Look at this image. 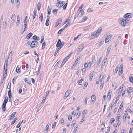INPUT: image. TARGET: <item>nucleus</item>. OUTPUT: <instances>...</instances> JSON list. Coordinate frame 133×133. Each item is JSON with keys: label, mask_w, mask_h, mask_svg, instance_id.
<instances>
[{"label": "nucleus", "mask_w": 133, "mask_h": 133, "mask_svg": "<svg viewBox=\"0 0 133 133\" xmlns=\"http://www.w3.org/2000/svg\"><path fill=\"white\" fill-rule=\"evenodd\" d=\"M125 20L123 18H121L119 19V22L120 24V25L123 27H125L126 25V23H124V21Z\"/></svg>", "instance_id": "obj_3"}, {"label": "nucleus", "mask_w": 133, "mask_h": 133, "mask_svg": "<svg viewBox=\"0 0 133 133\" xmlns=\"http://www.w3.org/2000/svg\"><path fill=\"white\" fill-rule=\"evenodd\" d=\"M61 49V48H57L56 50L55 51L54 54V56H55L56 55L58 52Z\"/></svg>", "instance_id": "obj_21"}, {"label": "nucleus", "mask_w": 133, "mask_h": 133, "mask_svg": "<svg viewBox=\"0 0 133 133\" xmlns=\"http://www.w3.org/2000/svg\"><path fill=\"white\" fill-rule=\"evenodd\" d=\"M12 52H11L9 55L8 58V60L9 59V60H11L12 58Z\"/></svg>", "instance_id": "obj_33"}, {"label": "nucleus", "mask_w": 133, "mask_h": 133, "mask_svg": "<svg viewBox=\"0 0 133 133\" xmlns=\"http://www.w3.org/2000/svg\"><path fill=\"white\" fill-rule=\"evenodd\" d=\"M10 22V27H11L14 24L15 22V19H11Z\"/></svg>", "instance_id": "obj_30"}, {"label": "nucleus", "mask_w": 133, "mask_h": 133, "mask_svg": "<svg viewBox=\"0 0 133 133\" xmlns=\"http://www.w3.org/2000/svg\"><path fill=\"white\" fill-rule=\"evenodd\" d=\"M72 53L71 52L70 53V54L68 55L64 59H63V62H64V61H65L66 62L69 59L71 56L72 54Z\"/></svg>", "instance_id": "obj_11"}, {"label": "nucleus", "mask_w": 133, "mask_h": 133, "mask_svg": "<svg viewBox=\"0 0 133 133\" xmlns=\"http://www.w3.org/2000/svg\"><path fill=\"white\" fill-rule=\"evenodd\" d=\"M64 62H63V61L62 62L60 66V68L62 67V66L66 62L65 61H64Z\"/></svg>", "instance_id": "obj_41"}, {"label": "nucleus", "mask_w": 133, "mask_h": 133, "mask_svg": "<svg viewBox=\"0 0 133 133\" xmlns=\"http://www.w3.org/2000/svg\"><path fill=\"white\" fill-rule=\"evenodd\" d=\"M100 81L102 82V80L104 78V75L103 74H101L100 76Z\"/></svg>", "instance_id": "obj_28"}, {"label": "nucleus", "mask_w": 133, "mask_h": 133, "mask_svg": "<svg viewBox=\"0 0 133 133\" xmlns=\"http://www.w3.org/2000/svg\"><path fill=\"white\" fill-rule=\"evenodd\" d=\"M39 19L40 20V21L41 22L42 21L43 19V14L42 13H41V15L40 16H39Z\"/></svg>", "instance_id": "obj_35"}, {"label": "nucleus", "mask_w": 133, "mask_h": 133, "mask_svg": "<svg viewBox=\"0 0 133 133\" xmlns=\"http://www.w3.org/2000/svg\"><path fill=\"white\" fill-rule=\"evenodd\" d=\"M105 66V65H104V64H102V66H101V70H103V69L104 68Z\"/></svg>", "instance_id": "obj_63"}, {"label": "nucleus", "mask_w": 133, "mask_h": 133, "mask_svg": "<svg viewBox=\"0 0 133 133\" xmlns=\"http://www.w3.org/2000/svg\"><path fill=\"white\" fill-rule=\"evenodd\" d=\"M84 6V5L83 4H82L81 6L79 8V9L78 10L77 12H79L80 13V12H81V9Z\"/></svg>", "instance_id": "obj_27"}, {"label": "nucleus", "mask_w": 133, "mask_h": 133, "mask_svg": "<svg viewBox=\"0 0 133 133\" xmlns=\"http://www.w3.org/2000/svg\"><path fill=\"white\" fill-rule=\"evenodd\" d=\"M17 119V118H15L14 120L11 122V124L12 125L15 122Z\"/></svg>", "instance_id": "obj_55"}, {"label": "nucleus", "mask_w": 133, "mask_h": 133, "mask_svg": "<svg viewBox=\"0 0 133 133\" xmlns=\"http://www.w3.org/2000/svg\"><path fill=\"white\" fill-rule=\"evenodd\" d=\"M112 91L110 90L109 91L108 95H107V97L109 98V99H110L111 98V95Z\"/></svg>", "instance_id": "obj_17"}, {"label": "nucleus", "mask_w": 133, "mask_h": 133, "mask_svg": "<svg viewBox=\"0 0 133 133\" xmlns=\"http://www.w3.org/2000/svg\"><path fill=\"white\" fill-rule=\"evenodd\" d=\"M41 5V3L40 2H39L37 4V10L38 11H39L40 9Z\"/></svg>", "instance_id": "obj_22"}, {"label": "nucleus", "mask_w": 133, "mask_h": 133, "mask_svg": "<svg viewBox=\"0 0 133 133\" xmlns=\"http://www.w3.org/2000/svg\"><path fill=\"white\" fill-rule=\"evenodd\" d=\"M84 45L83 44H82L79 47V48L77 50L79 52H81L83 50V49L84 48Z\"/></svg>", "instance_id": "obj_10"}, {"label": "nucleus", "mask_w": 133, "mask_h": 133, "mask_svg": "<svg viewBox=\"0 0 133 133\" xmlns=\"http://www.w3.org/2000/svg\"><path fill=\"white\" fill-rule=\"evenodd\" d=\"M49 124L48 123L46 126L45 130H46L47 131L48 130V129H49Z\"/></svg>", "instance_id": "obj_58"}, {"label": "nucleus", "mask_w": 133, "mask_h": 133, "mask_svg": "<svg viewBox=\"0 0 133 133\" xmlns=\"http://www.w3.org/2000/svg\"><path fill=\"white\" fill-rule=\"evenodd\" d=\"M130 81V82H133V76L131 75L129 77Z\"/></svg>", "instance_id": "obj_31"}, {"label": "nucleus", "mask_w": 133, "mask_h": 133, "mask_svg": "<svg viewBox=\"0 0 133 133\" xmlns=\"http://www.w3.org/2000/svg\"><path fill=\"white\" fill-rule=\"evenodd\" d=\"M127 114H124V115L123 116V118L124 120L125 121L126 119V118L127 116Z\"/></svg>", "instance_id": "obj_52"}, {"label": "nucleus", "mask_w": 133, "mask_h": 133, "mask_svg": "<svg viewBox=\"0 0 133 133\" xmlns=\"http://www.w3.org/2000/svg\"><path fill=\"white\" fill-rule=\"evenodd\" d=\"M33 39L36 40H39L40 39L36 35H34L32 37Z\"/></svg>", "instance_id": "obj_20"}, {"label": "nucleus", "mask_w": 133, "mask_h": 133, "mask_svg": "<svg viewBox=\"0 0 133 133\" xmlns=\"http://www.w3.org/2000/svg\"><path fill=\"white\" fill-rule=\"evenodd\" d=\"M49 91H48L46 92V94L45 95V97H44V98H43L41 102L40 103V105H42L43 103H44L45 100V99L47 96V95L49 93Z\"/></svg>", "instance_id": "obj_7"}, {"label": "nucleus", "mask_w": 133, "mask_h": 133, "mask_svg": "<svg viewBox=\"0 0 133 133\" xmlns=\"http://www.w3.org/2000/svg\"><path fill=\"white\" fill-rule=\"evenodd\" d=\"M84 81V80L82 78L81 79V80H79L78 81V84H79V85H81L82 84V81Z\"/></svg>", "instance_id": "obj_36"}, {"label": "nucleus", "mask_w": 133, "mask_h": 133, "mask_svg": "<svg viewBox=\"0 0 133 133\" xmlns=\"http://www.w3.org/2000/svg\"><path fill=\"white\" fill-rule=\"evenodd\" d=\"M17 22L19 23L20 22L19 17V15H18L17 17Z\"/></svg>", "instance_id": "obj_54"}, {"label": "nucleus", "mask_w": 133, "mask_h": 133, "mask_svg": "<svg viewBox=\"0 0 133 133\" xmlns=\"http://www.w3.org/2000/svg\"><path fill=\"white\" fill-rule=\"evenodd\" d=\"M7 26V24L6 23V21H4L3 24L2 25L3 27L4 28H5Z\"/></svg>", "instance_id": "obj_23"}, {"label": "nucleus", "mask_w": 133, "mask_h": 133, "mask_svg": "<svg viewBox=\"0 0 133 133\" xmlns=\"http://www.w3.org/2000/svg\"><path fill=\"white\" fill-rule=\"evenodd\" d=\"M57 11L58 10L57 9H54L53 10V12L54 14L55 15H56V13Z\"/></svg>", "instance_id": "obj_43"}, {"label": "nucleus", "mask_w": 133, "mask_h": 133, "mask_svg": "<svg viewBox=\"0 0 133 133\" xmlns=\"http://www.w3.org/2000/svg\"><path fill=\"white\" fill-rule=\"evenodd\" d=\"M79 13H79V12H77L76 14V15H75V17L74 18V20L76 18L78 17V16L79 15Z\"/></svg>", "instance_id": "obj_45"}, {"label": "nucleus", "mask_w": 133, "mask_h": 133, "mask_svg": "<svg viewBox=\"0 0 133 133\" xmlns=\"http://www.w3.org/2000/svg\"><path fill=\"white\" fill-rule=\"evenodd\" d=\"M68 119L70 120V119H71L70 121H71L72 119V116L71 115H68Z\"/></svg>", "instance_id": "obj_50"}, {"label": "nucleus", "mask_w": 133, "mask_h": 133, "mask_svg": "<svg viewBox=\"0 0 133 133\" xmlns=\"http://www.w3.org/2000/svg\"><path fill=\"white\" fill-rule=\"evenodd\" d=\"M96 97L95 95H92V98H93V99L94 100H92V102H95V101L96 99Z\"/></svg>", "instance_id": "obj_44"}, {"label": "nucleus", "mask_w": 133, "mask_h": 133, "mask_svg": "<svg viewBox=\"0 0 133 133\" xmlns=\"http://www.w3.org/2000/svg\"><path fill=\"white\" fill-rule=\"evenodd\" d=\"M38 42L34 40L31 43L30 45V47L31 48H34L37 45Z\"/></svg>", "instance_id": "obj_5"}, {"label": "nucleus", "mask_w": 133, "mask_h": 133, "mask_svg": "<svg viewBox=\"0 0 133 133\" xmlns=\"http://www.w3.org/2000/svg\"><path fill=\"white\" fill-rule=\"evenodd\" d=\"M76 121L75 120H73L72 122V126L73 127H74Z\"/></svg>", "instance_id": "obj_51"}, {"label": "nucleus", "mask_w": 133, "mask_h": 133, "mask_svg": "<svg viewBox=\"0 0 133 133\" xmlns=\"http://www.w3.org/2000/svg\"><path fill=\"white\" fill-rule=\"evenodd\" d=\"M16 112H14L12 113L10 116V118L9 119V120H10L12 119L15 117V115Z\"/></svg>", "instance_id": "obj_12"}, {"label": "nucleus", "mask_w": 133, "mask_h": 133, "mask_svg": "<svg viewBox=\"0 0 133 133\" xmlns=\"http://www.w3.org/2000/svg\"><path fill=\"white\" fill-rule=\"evenodd\" d=\"M64 29L63 28L59 30L58 32V34H61V32L64 30Z\"/></svg>", "instance_id": "obj_46"}, {"label": "nucleus", "mask_w": 133, "mask_h": 133, "mask_svg": "<svg viewBox=\"0 0 133 133\" xmlns=\"http://www.w3.org/2000/svg\"><path fill=\"white\" fill-rule=\"evenodd\" d=\"M36 10H34L33 12V19H34L35 18V17L36 16Z\"/></svg>", "instance_id": "obj_42"}, {"label": "nucleus", "mask_w": 133, "mask_h": 133, "mask_svg": "<svg viewBox=\"0 0 133 133\" xmlns=\"http://www.w3.org/2000/svg\"><path fill=\"white\" fill-rule=\"evenodd\" d=\"M8 98H6V97H5V98L4 99L3 102V104L6 105V104L7 103V102H8Z\"/></svg>", "instance_id": "obj_37"}, {"label": "nucleus", "mask_w": 133, "mask_h": 133, "mask_svg": "<svg viewBox=\"0 0 133 133\" xmlns=\"http://www.w3.org/2000/svg\"><path fill=\"white\" fill-rule=\"evenodd\" d=\"M48 17H49L48 16H47V19L46 20L45 23V25L46 26H48L49 25V18H48Z\"/></svg>", "instance_id": "obj_18"}, {"label": "nucleus", "mask_w": 133, "mask_h": 133, "mask_svg": "<svg viewBox=\"0 0 133 133\" xmlns=\"http://www.w3.org/2000/svg\"><path fill=\"white\" fill-rule=\"evenodd\" d=\"M8 95L9 96V98H11L12 97L11 93V89H10L8 91Z\"/></svg>", "instance_id": "obj_24"}, {"label": "nucleus", "mask_w": 133, "mask_h": 133, "mask_svg": "<svg viewBox=\"0 0 133 133\" xmlns=\"http://www.w3.org/2000/svg\"><path fill=\"white\" fill-rule=\"evenodd\" d=\"M119 96H120L119 95L116 98V101H115V102L114 103H115V104H116L118 101L119 100V97H120Z\"/></svg>", "instance_id": "obj_40"}, {"label": "nucleus", "mask_w": 133, "mask_h": 133, "mask_svg": "<svg viewBox=\"0 0 133 133\" xmlns=\"http://www.w3.org/2000/svg\"><path fill=\"white\" fill-rule=\"evenodd\" d=\"M91 28V26H89L85 27L84 28V31H86Z\"/></svg>", "instance_id": "obj_19"}, {"label": "nucleus", "mask_w": 133, "mask_h": 133, "mask_svg": "<svg viewBox=\"0 0 133 133\" xmlns=\"http://www.w3.org/2000/svg\"><path fill=\"white\" fill-rule=\"evenodd\" d=\"M56 4L57 5V7L59 8L63 6V4L61 1L58 2Z\"/></svg>", "instance_id": "obj_14"}, {"label": "nucleus", "mask_w": 133, "mask_h": 133, "mask_svg": "<svg viewBox=\"0 0 133 133\" xmlns=\"http://www.w3.org/2000/svg\"><path fill=\"white\" fill-rule=\"evenodd\" d=\"M11 87V83H8V86H7V89H10V88Z\"/></svg>", "instance_id": "obj_49"}, {"label": "nucleus", "mask_w": 133, "mask_h": 133, "mask_svg": "<svg viewBox=\"0 0 133 133\" xmlns=\"http://www.w3.org/2000/svg\"><path fill=\"white\" fill-rule=\"evenodd\" d=\"M115 121V119L113 118H111V120H110V123H111V124H112V123L114 122Z\"/></svg>", "instance_id": "obj_56"}, {"label": "nucleus", "mask_w": 133, "mask_h": 133, "mask_svg": "<svg viewBox=\"0 0 133 133\" xmlns=\"http://www.w3.org/2000/svg\"><path fill=\"white\" fill-rule=\"evenodd\" d=\"M64 44V41L61 42L60 39H58V40L56 46L57 48H61L62 47Z\"/></svg>", "instance_id": "obj_2"}, {"label": "nucleus", "mask_w": 133, "mask_h": 133, "mask_svg": "<svg viewBox=\"0 0 133 133\" xmlns=\"http://www.w3.org/2000/svg\"><path fill=\"white\" fill-rule=\"evenodd\" d=\"M6 105L3 104L2 107V110L3 111H5L6 110Z\"/></svg>", "instance_id": "obj_29"}, {"label": "nucleus", "mask_w": 133, "mask_h": 133, "mask_svg": "<svg viewBox=\"0 0 133 133\" xmlns=\"http://www.w3.org/2000/svg\"><path fill=\"white\" fill-rule=\"evenodd\" d=\"M132 14L131 13H128L125 14L124 16L125 18L128 19V18H131L132 17Z\"/></svg>", "instance_id": "obj_6"}, {"label": "nucleus", "mask_w": 133, "mask_h": 133, "mask_svg": "<svg viewBox=\"0 0 133 133\" xmlns=\"http://www.w3.org/2000/svg\"><path fill=\"white\" fill-rule=\"evenodd\" d=\"M46 45V43L45 42H43L42 44V49H44L45 48L44 46Z\"/></svg>", "instance_id": "obj_47"}, {"label": "nucleus", "mask_w": 133, "mask_h": 133, "mask_svg": "<svg viewBox=\"0 0 133 133\" xmlns=\"http://www.w3.org/2000/svg\"><path fill=\"white\" fill-rule=\"evenodd\" d=\"M127 91L129 94L133 92V89L131 87H130L129 88V89H127Z\"/></svg>", "instance_id": "obj_16"}, {"label": "nucleus", "mask_w": 133, "mask_h": 133, "mask_svg": "<svg viewBox=\"0 0 133 133\" xmlns=\"http://www.w3.org/2000/svg\"><path fill=\"white\" fill-rule=\"evenodd\" d=\"M27 16H26L25 17L24 20V22H25V23H27Z\"/></svg>", "instance_id": "obj_59"}, {"label": "nucleus", "mask_w": 133, "mask_h": 133, "mask_svg": "<svg viewBox=\"0 0 133 133\" xmlns=\"http://www.w3.org/2000/svg\"><path fill=\"white\" fill-rule=\"evenodd\" d=\"M102 59V58H101L100 57L99 58V61H98V62L97 63V67H98V66L99 64L101 63V61Z\"/></svg>", "instance_id": "obj_39"}, {"label": "nucleus", "mask_w": 133, "mask_h": 133, "mask_svg": "<svg viewBox=\"0 0 133 133\" xmlns=\"http://www.w3.org/2000/svg\"><path fill=\"white\" fill-rule=\"evenodd\" d=\"M91 62H90L88 63H85L84 65V66L85 68L86 67H89V68H90L91 67Z\"/></svg>", "instance_id": "obj_15"}, {"label": "nucleus", "mask_w": 133, "mask_h": 133, "mask_svg": "<svg viewBox=\"0 0 133 133\" xmlns=\"http://www.w3.org/2000/svg\"><path fill=\"white\" fill-rule=\"evenodd\" d=\"M108 34V33L107 34V36L105 39V42L106 43L108 42L112 37V35L111 34Z\"/></svg>", "instance_id": "obj_4"}, {"label": "nucleus", "mask_w": 133, "mask_h": 133, "mask_svg": "<svg viewBox=\"0 0 133 133\" xmlns=\"http://www.w3.org/2000/svg\"><path fill=\"white\" fill-rule=\"evenodd\" d=\"M104 85V83H102L101 84V85H100V89H102V88H103V86Z\"/></svg>", "instance_id": "obj_62"}, {"label": "nucleus", "mask_w": 133, "mask_h": 133, "mask_svg": "<svg viewBox=\"0 0 133 133\" xmlns=\"http://www.w3.org/2000/svg\"><path fill=\"white\" fill-rule=\"evenodd\" d=\"M62 21V18H59L58 20L57 21V22H56V23L55 24V27H57V26H58L59 24H60Z\"/></svg>", "instance_id": "obj_9"}, {"label": "nucleus", "mask_w": 133, "mask_h": 133, "mask_svg": "<svg viewBox=\"0 0 133 133\" xmlns=\"http://www.w3.org/2000/svg\"><path fill=\"white\" fill-rule=\"evenodd\" d=\"M102 31V28H99L97 30V31L95 33L94 32L92 34V39L95 37H98Z\"/></svg>", "instance_id": "obj_1"}, {"label": "nucleus", "mask_w": 133, "mask_h": 133, "mask_svg": "<svg viewBox=\"0 0 133 133\" xmlns=\"http://www.w3.org/2000/svg\"><path fill=\"white\" fill-rule=\"evenodd\" d=\"M111 49V47H108L107 51V53H106V56H108V55H109V53L110 52V50Z\"/></svg>", "instance_id": "obj_26"}, {"label": "nucleus", "mask_w": 133, "mask_h": 133, "mask_svg": "<svg viewBox=\"0 0 133 133\" xmlns=\"http://www.w3.org/2000/svg\"><path fill=\"white\" fill-rule=\"evenodd\" d=\"M123 104L122 103L121 104V105H120V108H119V109H118V111H119L120 110V111L121 110V109L123 107Z\"/></svg>", "instance_id": "obj_53"}, {"label": "nucleus", "mask_w": 133, "mask_h": 133, "mask_svg": "<svg viewBox=\"0 0 133 133\" xmlns=\"http://www.w3.org/2000/svg\"><path fill=\"white\" fill-rule=\"evenodd\" d=\"M70 25V23L69 22H68V23L64 26L63 28L64 29H65L66 28L67 26H69Z\"/></svg>", "instance_id": "obj_48"}, {"label": "nucleus", "mask_w": 133, "mask_h": 133, "mask_svg": "<svg viewBox=\"0 0 133 133\" xmlns=\"http://www.w3.org/2000/svg\"><path fill=\"white\" fill-rule=\"evenodd\" d=\"M24 26H23L22 28V34H23L24 33V31H25L26 29H25L24 28V29H23Z\"/></svg>", "instance_id": "obj_64"}, {"label": "nucleus", "mask_w": 133, "mask_h": 133, "mask_svg": "<svg viewBox=\"0 0 133 133\" xmlns=\"http://www.w3.org/2000/svg\"><path fill=\"white\" fill-rule=\"evenodd\" d=\"M24 81L26 82L27 83L29 84H31V83H30V82H31V80L30 79H28L27 78H25V79H24Z\"/></svg>", "instance_id": "obj_25"}, {"label": "nucleus", "mask_w": 133, "mask_h": 133, "mask_svg": "<svg viewBox=\"0 0 133 133\" xmlns=\"http://www.w3.org/2000/svg\"><path fill=\"white\" fill-rule=\"evenodd\" d=\"M17 69H18V70H19V69H20L19 66V65H18L17 66V67L16 69V72L17 73H19L20 72V71H19V70H17Z\"/></svg>", "instance_id": "obj_38"}, {"label": "nucleus", "mask_w": 133, "mask_h": 133, "mask_svg": "<svg viewBox=\"0 0 133 133\" xmlns=\"http://www.w3.org/2000/svg\"><path fill=\"white\" fill-rule=\"evenodd\" d=\"M70 94V91H68V90L67 91L65 92L64 95L63 97V98L65 99Z\"/></svg>", "instance_id": "obj_8"}, {"label": "nucleus", "mask_w": 133, "mask_h": 133, "mask_svg": "<svg viewBox=\"0 0 133 133\" xmlns=\"http://www.w3.org/2000/svg\"><path fill=\"white\" fill-rule=\"evenodd\" d=\"M41 39L40 41V43H42L44 40V37L43 36H41Z\"/></svg>", "instance_id": "obj_57"}, {"label": "nucleus", "mask_w": 133, "mask_h": 133, "mask_svg": "<svg viewBox=\"0 0 133 133\" xmlns=\"http://www.w3.org/2000/svg\"><path fill=\"white\" fill-rule=\"evenodd\" d=\"M51 8L49 7V6L48 8L47 9V12H48V14L49 15H50V13L51 12Z\"/></svg>", "instance_id": "obj_34"}, {"label": "nucleus", "mask_w": 133, "mask_h": 133, "mask_svg": "<svg viewBox=\"0 0 133 133\" xmlns=\"http://www.w3.org/2000/svg\"><path fill=\"white\" fill-rule=\"evenodd\" d=\"M118 67H116L115 69V71L114 72V74H116L118 70Z\"/></svg>", "instance_id": "obj_60"}, {"label": "nucleus", "mask_w": 133, "mask_h": 133, "mask_svg": "<svg viewBox=\"0 0 133 133\" xmlns=\"http://www.w3.org/2000/svg\"><path fill=\"white\" fill-rule=\"evenodd\" d=\"M27 23H25V22H24V25L23 26H24V28L25 29H26V28L27 26Z\"/></svg>", "instance_id": "obj_61"}, {"label": "nucleus", "mask_w": 133, "mask_h": 133, "mask_svg": "<svg viewBox=\"0 0 133 133\" xmlns=\"http://www.w3.org/2000/svg\"><path fill=\"white\" fill-rule=\"evenodd\" d=\"M33 35L32 33H29L26 37V39H29Z\"/></svg>", "instance_id": "obj_13"}, {"label": "nucleus", "mask_w": 133, "mask_h": 133, "mask_svg": "<svg viewBox=\"0 0 133 133\" xmlns=\"http://www.w3.org/2000/svg\"><path fill=\"white\" fill-rule=\"evenodd\" d=\"M87 110H84L83 111L82 116L83 117H84L85 115V114L87 112Z\"/></svg>", "instance_id": "obj_32"}]
</instances>
